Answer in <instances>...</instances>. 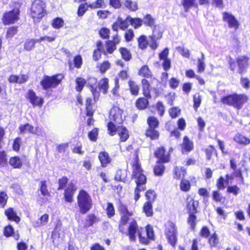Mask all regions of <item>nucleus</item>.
Returning a JSON list of instances; mask_svg holds the SVG:
<instances>
[{"label":"nucleus","instance_id":"obj_1","mask_svg":"<svg viewBox=\"0 0 250 250\" xmlns=\"http://www.w3.org/2000/svg\"><path fill=\"white\" fill-rule=\"evenodd\" d=\"M117 210L120 215L118 226L119 231L127 237L130 242H135L137 237L139 243L143 245H148L151 241L155 240L153 227L150 224L145 226L146 235L144 228L140 226L137 220L134 217V211L129 209L127 205L121 199L118 200Z\"/></svg>","mask_w":250,"mask_h":250},{"label":"nucleus","instance_id":"obj_2","mask_svg":"<svg viewBox=\"0 0 250 250\" xmlns=\"http://www.w3.org/2000/svg\"><path fill=\"white\" fill-rule=\"evenodd\" d=\"M134 155V161L131 165L132 167L131 176L135 179L136 185L134 189V200L135 201H137L141 196L140 192L146 189V184L147 182V178L142 167L138 156V149L135 150Z\"/></svg>","mask_w":250,"mask_h":250},{"label":"nucleus","instance_id":"obj_3","mask_svg":"<svg viewBox=\"0 0 250 250\" xmlns=\"http://www.w3.org/2000/svg\"><path fill=\"white\" fill-rule=\"evenodd\" d=\"M121 42V38L118 33L112 36V40H106L104 44L101 40L96 42V48L93 50V60L97 62L102 58V54L107 55L112 54L117 49V45Z\"/></svg>","mask_w":250,"mask_h":250},{"label":"nucleus","instance_id":"obj_4","mask_svg":"<svg viewBox=\"0 0 250 250\" xmlns=\"http://www.w3.org/2000/svg\"><path fill=\"white\" fill-rule=\"evenodd\" d=\"M230 167L233 170L231 174H227L225 175L226 179L222 176H220L216 181V186L218 190H223L225 188V183L228 184L229 181H232L234 178L238 179L241 184H244V178L243 175V171L240 168H237V165L234 159L229 160Z\"/></svg>","mask_w":250,"mask_h":250},{"label":"nucleus","instance_id":"obj_5","mask_svg":"<svg viewBox=\"0 0 250 250\" xmlns=\"http://www.w3.org/2000/svg\"><path fill=\"white\" fill-rule=\"evenodd\" d=\"M186 208L188 214L187 223L191 230H194L197 222L196 213L198 212V208L199 205L198 200H195L190 195L188 194L186 199Z\"/></svg>","mask_w":250,"mask_h":250},{"label":"nucleus","instance_id":"obj_6","mask_svg":"<svg viewBox=\"0 0 250 250\" xmlns=\"http://www.w3.org/2000/svg\"><path fill=\"white\" fill-rule=\"evenodd\" d=\"M123 111L118 106H113L110 109L108 118L109 121L107 123L106 127L108 134L114 136L116 131V125H121L123 123Z\"/></svg>","mask_w":250,"mask_h":250},{"label":"nucleus","instance_id":"obj_7","mask_svg":"<svg viewBox=\"0 0 250 250\" xmlns=\"http://www.w3.org/2000/svg\"><path fill=\"white\" fill-rule=\"evenodd\" d=\"M69 179L63 176L58 180V187L57 190L64 189L63 199L66 202L71 203L74 201V195L77 189L75 185L70 182L68 183Z\"/></svg>","mask_w":250,"mask_h":250},{"label":"nucleus","instance_id":"obj_8","mask_svg":"<svg viewBox=\"0 0 250 250\" xmlns=\"http://www.w3.org/2000/svg\"><path fill=\"white\" fill-rule=\"evenodd\" d=\"M45 2L42 0H34L29 9V16L34 23L40 22L47 12Z\"/></svg>","mask_w":250,"mask_h":250},{"label":"nucleus","instance_id":"obj_9","mask_svg":"<svg viewBox=\"0 0 250 250\" xmlns=\"http://www.w3.org/2000/svg\"><path fill=\"white\" fill-rule=\"evenodd\" d=\"M248 100L249 97L246 94L235 93L222 97L220 102L224 104L232 106L239 110L242 108Z\"/></svg>","mask_w":250,"mask_h":250},{"label":"nucleus","instance_id":"obj_10","mask_svg":"<svg viewBox=\"0 0 250 250\" xmlns=\"http://www.w3.org/2000/svg\"><path fill=\"white\" fill-rule=\"evenodd\" d=\"M13 8L9 11H5L1 17V21L4 25L13 24L20 19V8L21 4L18 1L12 3Z\"/></svg>","mask_w":250,"mask_h":250},{"label":"nucleus","instance_id":"obj_11","mask_svg":"<svg viewBox=\"0 0 250 250\" xmlns=\"http://www.w3.org/2000/svg\"><path fill=\"white\" fill-rule=\"evenodd\" d=\"M146 124L147 127L145 131V137L151 141L159 140L160 133L157 128L159 126L160 122L157 118L154 116H148L146 119Z\"/></svg>","mask_w":250,"mask_h":250},{"label":"nucleus","instance_id":"obj_12","mask_svg":"<svg viewBox=\"0 0 250 250\" xmlns=\"http://www.w3.org/2000/svg\"><path fill=\"white\" fill-rule=\"evenodd\" d=\"M77 205L82 214L87 213L92 208L93 201L90 195L85 190L81 189L77 196Z\"/></svg>","mask_w":250,"mask_h":250},{"label":"nucleus","instance_id":"obj_13","mask_svg":"<svg viewBox=\"0 0 250 250\" xmlns=\"http://www.w3.org/2000/svg\"><path fill=\"white\" fill-rule=\"evenodd\" d=\"M249 60V57L246 55L240 56L235 60L230 59L229 62V68L233 72L237 69L239 74L243 75L247 71Z\"/></svg>","mask_w":250,"mask_h":250},{"label":"nucleus","instance_id":"obj_14","mask_svg":"<svg viewBox=\"0 0 250 250\" xmlns=\"http://www.w3.org/2000/svg\"><path fill=\"white\" fill-rule=\"evenodd\" d=\"M64 76L62 73H57L52 76L44 75L40 81V85L44 90L56 88L62 83Z\"/></svg>","mask_w":250,"mask_h":250},{"label":"nucleus","instance_id":"obj_15","mask_svg":"<svg viewBox=\"0 0 250 250\" xmlns=\"http://www.w3.org/2000/svg\"><path fill=\"white\" fill-rule=\"evenodd\" d=\"M164 233L168 243L172 247H175L178 240L176 224L171 221H167L164 225Z\"/></svg>","mask_w":250,"mask_h":250},{"label":"nucleus","instance_id":"obj_16","mask_svg":"<svg viewBox=\"0 0 250 250\" xmlns=\"http://www.w3.org/2000/svg\"><path fill=\"white\" fill-rule=\"evenodd\" d=\"M143 97H139L135 102V107L139 110H144L146 109L149 105V99L151 98V88H149L148 83L143 84L142 87Z\"/></svg>","mask_w":250,"mask_h":250},{"label":"nucleus","instance_id":"obj_17","mask_svg":"<svg viewBox=\"0 0 250 250\" xmlns=\"http://www.w3.org/2000/svg\"><path fill=\"white\" fill-rule=\"evenodd\" d=\"M199 235L203 238H208V243L211 249L216 247L219 244L217 234L214 232L210 234L209 229L207 226H203L199 231Z\"/></svg>","mask_w":250,"mask_h":250},{"label":"nucleus","instance_id":"obj_18","mask_svg":"<svg viewBox=\"0 0 250 250\" xmlns=\"http://www.w3.org/2000/svg\"><path fill=\"white\" fill-rule=\"evenodd\" d=\"M138 75L143 78L141 80V85L142 86V83L145 85L146 83V84L148 83L149 88H151L150 83L147 79H152L153 74L148 66L147 64L142 65L138 71Z\"/></svg>","mask_w":250,"mask_h":250},{"label":"nucleus","instance_id":"obj_19","mask_svg":"<svg viewBox=\"0 0 250 250\" xmlns=\"http://www.w3.org/2000/svg\"><path fill=\"white\" fill-rule=\"evenodd\" d=\"M154 156L157 159L156 161L168 163L170 161V153L167 152L164 146H160L154 152Z\"/></svg>","mask_w":250,"mask_h":250},{"label":"nucleus","instance_id":"obj_20","mask_svg":"<svg viewBox=\"0 0 250 250\" xmlns=\"http://www.w3.org/2000/svg\"><path fill=\"white\" fill-rule=\"evenodd\" d=\"M25 98L34 107H41L44 103L43 98L42 97L38 96L33 89L28 90Z\"/></svg>","mask_w":250,"mask_h":250},{"label":"nucleus","instance_id":"obj_21","mask_svg":"<svg viewBox=\"0 0 250 250\" xmlns=\"http://www.w3.org/2000/svg\"><path fill=\"white\" fill-rule=\"evenodd\" d=\"M222 19L224 21L227 23L229 28H233L235 30L239 29L240 23L231 13L227 12H223Z\"/></svg>","mask_w":250,"mask_h":250},{"label":"nucleus","instance_id":"obj_22","mask_svg":"<svg viewBox=\"0 0 250 250\" xmlns=\"http://www.w3.org/2000/svg\"><path fill=\"white\" fill-rule=\"evenodd\" d=\"M180 150L182 154H188L194 149L193 142L188 136H184L182 143L180 144Z\"/></svg>","mask_w":250,"mask_h":250},{"label":"nucleus","instance_id":"obj_23","mask_svg":"<svg viewBox=\"0 0 250 250\" xmlns=\"http://www.w3.org/2000/svg\"><path fill=\"white\" fill-rule=\"evenodd\" d=\"M162 38V32L157 31L156 29H153L152 33L148 36L149 40V46L153 50H156L159 46L158 41Z\"/></svg>","mask_w":250,"mask_h":250},{"label":"nucleus","instance_id":"obj_24","mask_svg":"<svg viewBox=\"0 0 250 250\" xmlns=\"http://www.w3.org/2000/svg\"><path fill=\"white\" fill-rule=\"evenodd\" d=\"M29 77L27 74H22L20 75L11 74L8 78V81L10 83H18L21 84L26 83Z\"/></svg>","mask_w":250,"mask_h":250},{"label":"nucleus","instance_id":"obj_25","mask_svg":"<svg viewBox=\"0 0 250 250\" xmlns=\"http://www.w3.org/2000/svg\"><path fill=\"white\" fill-rule=\"evenodd\" d=\"M118 133V135L119 137V141L120 142H125L129 138V133L127 128L121 125L116 126V131L114 134V136Z\"/></svg>","mask_w":250,"mask_h":250},{"label":"nucleus","instance_id":"obj_26","mask_svg":"<svg viewBox=\"0 0 250 250\" xmlns=\"http://www.w3.org/2000/svg\"><path fill=\"white\" fill-rule=\"evenodd\" d=\"M98 159L102 167H106L112 161V158L108 153L105 151H101L99 153Z\"/></svg>","mask_w":250,"mask_h":250},{"label":"nucleus","instance_id":"obj_27","mask_svg":"<svg viewBox=\"0 0 250 250\" xmlns=\"http://www.w3.org/2000/svg\"><path fill=\"white\" fill-rule=\"evenodd\" d=\"M100 220V218L94 213H89L85 219L83 227L84 228L87 229L93 226L94 224L98 222Z\"/></svg>","mask_w":250,"mask_h":250},{"label":"nucleus","instance_id":"obj_28","mask_svg":"<svg viewBox=\"0 0 250 250\" xmlns=\"http://www.w3.org/2000/svg\"><path fill=\"white\" fill-rule=\"evenodd\" d=\"M233 140L241 146H247L250 144V138L241 133H236L234 136Z\"/></svg>","mask_w":250,"mask_h":250},{"label":"nucleus","instance_id":"obj_29","mask_svg":"<svg viewBox=\"0 0 250 250\" xmlns=\"http://www.w3.org/2000/svg\"><path fill=\"white\" fill-rule=\"evenodd\" d=\"M128 170L126 169H118L114 176V180L117 181L126 182L127 181Z\"/></svg>","mask_w":250,"mask_h":250},{"label":"nucleus","instance_id":"obj_30","mask_svg":"<svg viewBox=\"0 0 250 250\" xmlns=\"http://www.w3.org/2000/svg\"><path fill=\"white\" fill-rule=\"evenodd\" d=\"M4 214L7 217L8 220L14 221L17 224L21 221L20 217L17 215L16 212L14 211L12 208H8L5 210Z\"/></svg>","mask_w":250,"mask_h":250},{"label":"nucleus","instance_id":"obj_31","mask_svg":"<svg viewBox=\"0 0 250 250\" xmlns=\"http://www.w3.org/2000/svg\"><path fill=\"white\" fill-rule=\"evenodd\" d=\"M164 163L156 161L155 165L153 167V174L156 176H162L165 171Z\"/></svg>","mask_w":250,"mask_h":250},{"label":"nucleus","instance_id":"obj_32","mask_svg":"<svg viewBox=\"0 0 250 250\" xmlns=\"http://www.w3.org/2000/svg\"><path fill=\"white\" fill-rule=\"evenodd\" d=\"M121 58L125 62L130 61L132 58V54L129 49L126 47L121 46L118 49Z\"/></svg>","mask_w":250,"mask_h":250},{"label":"nucleus","instance_id":"obj_33","mask_svg":"<svg viewBox=\"0 0 250 250\" xmlns=\"http://www.w3.org/2000/svg\"><path fill=\"white\" fill-rule=\"evenodd\" d=\"M127 83L130 94L133 96H138L140 92L139 85L135 81L131 79L129 80Z\"/></svg>","mask_w":250,"mask_h":250},{"label":"nucleus","instance_id":"obj_34","mask_svg":"<svg viewBox=\"0 0 250 250\" xmlns=\"http://www.w3.org/2000/svg\"><path fill=\"white\" fill-rule=\"evenodd\" d=\"M111 63L108 60L103 61L102 62L99 63L96 65L97 71L101 74H104L105 72L110 68Z\"/></svg>","mask_w":250,"mask_h":250},{"label":"nucleus","instance_id":"obj_35","mask_svg":"<svg viewBox=\"0 0 250 250\" xmlns=\"http://www.w3.org/2000/svg\"><path fill=\"white\" fill-rule=\"evenodd\" d=\"M204 151L206 155V160L208 161L210 160L213 155L216 157H218L217 150L213 145H209L207 148L204 149Z\"/></svg>","mask_w":250,"mask_h":250},{"label":"nucleus","instance_id":"obj_36","mask_svg":"<svg viewBox=\"0 0 250 250\" xmlns=\"http://www.w3.org/2000/svg\"><path fill=\"white\" fill-rule=\"evenodd\" d=\"M153 204L149 202H145L143 205V212L147 217H152L154 215Z\"/></svg>","mask_w":250,"mask_h":250},{"label":"nucleus","instance_id":"obj_37","mask_svg":"<svg viewBox=\"0 0 250 250\" xmlns=\"http://www.w3.org/2000/svg\"><path fill=\"white\" fill-rule=\"evenodd\" d=\"M187 173L185 168L183 167H176L173 169V178L176 180L184 179Z\"/></svg>","mask_w":250,"mask_h":250},{"label":"nucleus","instance_id":"obj_38","mask_svg":"<svg viewBox=\"0 0 250 250\" xmlns=\"http://www.w3.org/2000/svg\"><path fill=\"white\" fill-rule=\"evenodd\" d=\"M138 48L144 50L147 48L149 45V42L147 37L145 35H140L137 39Z\"/></svg>","mask_w":250,"mask_h":250},{"label":"nucleus","instance_id":"obj_39","mask_svg":"<svg viewBox=\"0 0 250 250\" xmlns=\"http://www.w3.org/2000/svg\"><path fill=\"white\" fill-rule=\"evenodd\" d=\"M39 190L44 197L48 198L51 196L50 192L47 188L46 181L42 180L40 182Z\"/></svg>","mask_w":250,"mask_h":250},{"label":"nucleus","instance_id":"obj_40","mask_svg":"<svg viewBox=\"0 0 250 250\" xmlns=\"http://www.w3.org/2000/svg\"><path fill=\"white\" fill-rule=\"evenodd\" d=\"M9 163L13 168H21L22 166V162L18 156L10 157Z\"/></svg>","mask_w":250,"mask_h":250},{"label":"nucleus","instance_id":"obj_41","mask_svg":"<svg viewBox=\"0 0 250 250\" xmlns=\"http://www.w3.org/2000/svg\"><path fill=\"white\" fill-rule=\"evenodd\" d=\"M126 19L134 29H138L143 25V20L141 18H132L128 16Z\"/></svg>","mask_w":250,"mask_h":250},{"label":"nucleus","instance_id":"obj_42","mask_svg":"<svg viewBox=\"0 0 250 250\" xmlns=\"http://www.w3.org/2000/svg\"><path fill=\"white\" fill-rule=\"evenodd\" d=\"M92 99L90 97L86 98L85 100V115L86 116H93L95 110L93 108Z\"/></svg>","mask_w":250,"mask_h":250},{"label":"nucleus","instance_id":"obj_43","mask_svg":"<svg viewBox=\"0 0 250 250\" xmlns=\"http://www.w3.org/2000/svg\"><path fill=\"white\" fill-rule=\"evenodd\" d=\"M75 90L77 92H81L86 84V80L81 77H79L75 79Z\"/></svg>","mask_w":250,"mask_h":250},{"label":"nucleus","instance_id":"obj_44","mask_svg":"<svg viewBox=\"0 0 250 250\" xmlns=\"http://www.w3.org/2000/svg\"><path fill=\"white\" fill-rule=\"evenodd\" d=\"M142 20L143 24H144L145 26L150 27H154V29H155V20L150 14H146L143 17Z\"/></svg>","mask_w":250,"mask_h":250},{"label":"nucleus","instance_id":"obj_45","mask_svg":"<svg viewBox=\"0 0 250 250\" xmlns=\"http://www.w3.org/2000/svg\"><path fill=\"white\" fill-rule=\"evenodd\" d=\"M19 129L21 134H24L26 131L29 133L33 134H36V132L34 129V127L28 123L20 125L19 127Z\"/></svg>","mask_w":250,"mask_h":250},{"label":"nucleus","instance_id":"obj_46","mask_svg":"<svg viewBox=\"0 0 250 250\" xmlns=\"http://www.w3.org/2000/svg\"><path fill=\"white\" fill-rule=\"evenodd\" d=\"M179 187L182 191L188 192L191 189V184L188 180L182 179L180 182Z\"/></svg>","mask_w":250,"mask_h":250},{"label":"nucleus","instance_id":"obj_47","mask_svg":"<svg viewBox=\"0 0 250 250\" xmlns=\"http://www.w3.org/2000/svg\"><path fill=\"white\" fill-rule=\"evenodd\" d=\"M124 7L130 11L135 12L138 9V4L131 0H125L124 2Z\"/></svg>","mask_w":250,"mask_h":250},{"label":"nucleus","instance_id":"obj_48","mask_svg":"<svg viewBox=\"0 0 250 250\" xmlns=\"http://www.w3.org/2000/svg\"><path fill=\"white\" fill-rule=\"evenodd\" d=\"M105 211L107 217L108 218L113 217L115 215V208L112 203L107 202Z\"/></svg>","mask_w":250,"mask_h":250},{"label":"nucleus","instance_id":"obj_49","mask_svg":"<svg viewBox=\"0 0 250 250\" xmlns=\"http://www.w3.org/2000/svg\"><path fill=\"white\" fill-rule=\"evenodd\" d=\"M3 146H0V150ZM8 155L4 150H0V167H4L8 165Z\"/></svg>","mask_w":250,"mask_h":250},{"label":"nucleus","instance_id":"obj_50","mask_svg":"<svg viewBox=\"0 0 250 250\" xmlns=\"http://www.w3.org/2000/svg\"><path fill=\"white\" fill-rule=\"evenodd\" d=\"M108 82V79L107 78H104L101 79V82L99 83V87L104 94L107 93L109 88Z\"/></svg>","mask_w":250,"mask_h":250},{"label":"nucleus","instance_id":"obj_51","mask_svg":"<svg viewBox=\"0 0 250 250\" xmlns=\"http://www.w3.org/2000/svg\"><path fill=\"white\" fill-rule=\"evenodd\" d=\"M37 42H38V39H27L24 43V49L27 51H30L35 47Z\"/></svg>","mask_w":250,"mask_h":250},{"label":"nucleus","instance_id":"obj_52","mask_svg":"<svg viewBox=\"0 0 250 250\" xmlns=\"http://www.w3.org/2000/svg\"><path fill=\"white\" fill-rule=\"evenodd\" d=\"M153 107L157 111L158 115L162 117L165 113V106L162 101H159L153 105Z\"/></svg>","mask_w":250,"mask_h":250},{"label":"nucleus","instance_id":"obj_53","mask_svg":"<svg viewBox=\"0 0 250 250\" xmlns=\"http://www.w3.org/2000/svg\"><path fill=\"white\" fill-rule=\"evenodd\" d=\"M89 8L91 9L97 8H104L106 6L104 0H96L93 3L88 4Z\"/></svg>","mask_w":250,"mask_h":250},{"label":"nucleus","instance_id":"obj_54","mask_svg":"<svg viewBox=\"0 0 250 250\" xmlns=\"http://www.w3.org/2000/svg\"><path fill=\"white\" fill-rule=\"evenodd\" d=\"M18 31V27L17 26H9L6 29L5 37L6 39H10L16 35Z\"/></svg>","mask_w":250,"mask_h":250},{"label":"nucleus","instance_id":"obj_55","mask_svg":"<svg viewBox=\"0 0 250 250\" xmlns=\"http://www.w3.org/2000/svg\"><path fill=\"white\" fill-rule=\"evenodd\" d=\"M145 196L146 199V202L153 203L156 199L157 194L154 190L148 189L146 192Z\"/></svg>","mask_w":250,"mask_h":250},{"label":"nucleus","instance_id":"obj_56","mask_svg":"<svg viewBox=\"0 0 250 250\" xmlns=\"http://www.w3.org/2000/svg\"><path fill=\"white\" fill-rule=\"evenodd\" d=\"M64 22L63 19L60 17H56L53 19L51 25L54 29H60L63 26Z\"/></svg>","mask_w":250,"mask_h":250},{"label":"nucleus","instance_id":"obj_57","mask_svg":"<svg viewBox=\"0 0 250 250\" xmlns=\"http://www.w3.org/2000/svg\"><path fill=\"white\" fill-rule=\"evenodd\" d=\"M99 131L98 128L94 127L88 132V137L91 142H95L97 141L98 138Z\"/></svg>","mask_w":250,"mask_h":250},{"label":"nucleus","instance_id":"obj_58","mask_svg":"<svg viewBox=\"0 0 250 250\" xmlns=\"http://www.w3.org/2000/svg\"><path fill=\"white\" fill-rule=\"evenodd\" d=\"M98 34L102 39L108 40L110 37V30L106 27H102L99 30Z\"/></svg>","mask_w":250,"mask_h":250},{"label":"nucleus","instance_id":"obj_59","mask_svg":"<svg viewBox=\"0 0 250 250\" xmlns=\"http://www.w3.org/2000/svg\"><path fill=\"white\" fill-rule=\"evenodd\" d=\"M181 2L185 12H188L192 7L197 6L195 0H182Z\"/></svg>","mask_w":250,"mask_h":250},{"label":"nucleus","instance_id":"obj_60","mask_svg":"<svg viewBox=\"0 0 250 250\" xmlns=\"http://www.w3.org/2000/svg\"><path fill=\"white\" fill-rule=\"evenodd\" d=\"M193 107L195 111H197L202 102V96L199 94V93H196L193 95Z\"/></svg>","mask_w":250,"mask_h":250},{"label":"nucleus","instance_id":"obj_61","mask_svg":"<svg viewBox=\"0 0 250 250\" xmlns=\"http://www.w3.org/2000/svg\"><path fill=\"white\" fill-rule=\"evenodd\" d=\"M168 114L171 119H175L181 114V109L178 107H172L168 109Z\"/></svg>","mask_w":250,"mask_h":250},{"label":"nucleus","instance_id":"obj_62","mask_svg":"<svg viewBox=\"0 0 250 250\" xmlns=\"http://www.w3.org/2000/svg\"><path fill=\"white\" fill-rule=\"evenodd\" d=\"M114 86L111 89V93L113 96L115 97H119L120 93V83H119V80L118 78H115L114 79Z\"/></svg>","mask_w":250,"mask_h":250},{"label":"nucleus","instance_id":"obj_63","mask_svg":"<svg viewBox=\"0 0 250 250\" xmlns=\"http://www.w3.org/2000/svg\"><path fill=\"white\" fill-rule=\"evenodd\" d=\"M197 71L199 73H202L205 71L206 65L205 63V57L203 54L202 57L198 59Z\"/></svg>","mask_w":250,"mask_h":250},{"label":"nucleus","instance_id":"obj_64","mask_svg":"<svg viewBox=\"0 0 250 250\" xmlns=\"http://www.w3.org/2000/svg\"><path fill=\"white\" fill-rule=\"evenodd\" d=\"M73 64L74 67L77 68V69H79L81 68L83 63V60L82 57L80 55H77L73 58Z\"/></svg>","mask_w":250,"mask_h":250}]
</instances>
